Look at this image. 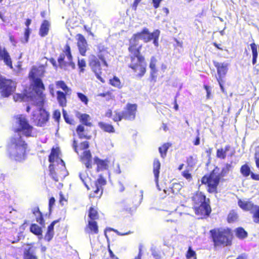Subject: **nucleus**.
Masks as SVG:
<instances>
[{
    "mask_svg": "<svg viewBox=\"0 0 259 259\" xmlns=\"http://www.w3.org/2000/svg\"><path fill=\"white\" fill-rule=\"evenodd\" d=\"M240 172L244 177L250 175V178L254 181H259V174L251 172L250 168L247 164L242 165L240 167Z\"/></svg>",
    "mask_w": 259,
    "mask_h": 259,
    "instance_id": "obj_24",
    "label": "nucleus"
},
{
    "mask_svg": "<svg viewBox=\"0 0 259 259\" xmlns=\"http://www.w3.org/2000/svg\"><path fill=\"white\" fill-rule=\"evenodd\" d=\"M61 116V113L59 110H56L54 111L53 118L56 121L59 122Z\"/></svg>",
    "mask_w": 259,
    "mask_h": 259,
    "instance_id": "obj_59",
    "label": "nucleus"
},
{
    "mask_svg": "<svg viewBox=\"0 0 259 259\" xmlns=\"http://www.w3.org/2000/svg\"><path fill=\"white\" fill-rule=\"evenodd\" d=\"M0 60H3L5 64L11 69L13 68L12 59L6 49H2L0 46Z\"/></svg>",
    "mask_w": 259,
    "mask_h": 259,
    "instance_id": "obj_25",
    "label": "nucleus"
},
{
    "mask_svg": "<svg viewBox=\"0 0 259 259\" xmlns=\"http://www.w3.org/2000/svg\"><path fill=\"white\" fill-rule=\"evenodd\" d=\"M251 212L252 214L253 222L255 223H259V206L256 205Z\"/></svg>",
    "mask_w": 259,
    "mask_h": 259,
    "instance_id": "obj_47",
    "label": "nucleus"
},
{
    "mask_svg": "<svg viewBox=\"0 0 259 259\" xmlns=\"http://www.w3.org/2000/svg\"><path fill=\"white\" fill-rule=\"evenodd\" d=\"M63 115L64 119L67 123L70 125L75 124V122L74 119L72 117H70L64 109H63Z\"/></svg>",
    "mask_w": 259,
    "mask_h": 259,
    "instance_id": "obj_49",
    "label": "nucleus"
},
{
    "mask_svg": "<svg viewBox=\"0 0 259 259\" xmlns=\"http://www.w3.org/2000/svg\"><path fill=\"white\" fill-rule=\"evenodd\" d=\"M26 97L27 94L26 93H17L13 95V99L15 102H22L24 100Z\"/></svg>",
    "mask_w": 259,
    "mask_h": 259,
    "instance_id": "obj_52",
    "label": "nucleus"
},
{
    "mask_svg": "<svg viewBox=\"0 0 259 259\" xmlns=\"http://www.w3.org/2000/svg\"><path fill=\"white\" fill-rule=\"evenodd\" d=\"M30 231L36 236H41L42 233L41 227L36 224H32L30 225Z\"/></svg>",
    "mask_w": 259,
    "mask_h": 259,
    "instance_id": "obj_44",
    "label": "nucleus"
},
{
    "mask_svg": "<svg viewBox=\"0 0 259 259\" xmlns=\"http://www.w3.org/2000/svg\"><path fill=\"white\" fill-rule=\"evenodd\" d=\"M171 146V144L169 143H164L161 147L158 148L160 156L162 158H164L166 156V154L168 148Z\"/></svg>",
    "mask_w": 259,
    "mask_h": 259,
    "instance_id": "obj_43",
    "label": "nucleus"
},
{
    "mask_svg": "<svg viewBox=\"0 0 259 259\" xmlns=\"http://www.w3.org/2000/svg\"><path fill=\"white\" fill-rule=\"evenodd\" d=\"M137 110L138 105L136 104L127 103L123 111L116 110L114 111L112 120L117 123L123 119L133 121L136 118Z\"/></svg>",
    "mask_w": 259,
    "mask_h": 259,
    "instance_id": "obj_5",
    "label": "nucleus"
},
{
    "mask_svg": "<svg viewBox=\"0 0 259 259\" xmlns=\"http://www.w3.org/2000/svg\"><path fill=\"white\" fill-rule=\"evenodd\" d=\"M72 147L76 153L79 154V151H84L80 157V161L85 164L88 169L92 168V155L90 150H88L90 147V143L87 141L80 143L79 146L75 140L72 143Z\"/></svg>",
    "mask_w": 259,
    "mask_h": 259,
    "instance_id": "obj_6",
    "label": "nucleus"
},
{
    "mask_svg": "<svg viewBox=\"0 0 259 259\" xmlns=\"http://www.w3.org/2000/svg\"><path fill=\"white\" fill-rule=\"evenodd\" d=\"M213 64L217 69L218 77L217 81H218L220 88L222 91L224 90V87L222 82L224 81V78L227 74L228 71L229 64L227 63H220L216 61H213Z\"/></svg>",
    "mask_w": 259,
    "mask_h": 259,
    "instance_id": "obj_12",
    "label": "nucleus"
},
{
    "mask_svg": "<svg viewBox=\"0 0 259 259\" xmlns=\"http://www.w3.org/2000/svg\"><path fill=\"white\" fill-rule=\"evenodd\" d=\"M231 146L229 145L225 146L223 149L222 148L217 149L216 156L218 158L225 159L227 156V152L230 150Z\"/></svg>",
    "mask_w": 259,
    "mask_h": 259,
    "instance_id": "obj_38",
    "label": "nucleus"
},
{
    "mask_svg": "<svg viewBox=\"0 0 259 259\" xmlns=\"http://www.w3.org/2000/svg\"><path fill=\"white\" fill-rule=\"evenodd\" d=\"M49 171H50V175L51 177L56 182H58L59 181V177L58 174L56 172L54 165L52 164H50L49 165Z\"/></svg>",
    "mask_w": 259,
    "mask_h": 259,
    "instance_id": "obj_50",
    "label": "nucleus"
},
{
    "mask_svg": "<svg viewBox=\"0 0 259 259\" xmlns=\"http://www.w3.org/2000/svg\"><path fill=\"white\" fill-rule=\"evenodd\" d=\"M209 234L214 247L230 246L233 244V231L229 227L213 228L209 231Z\"/></svg>",
    "mask_w": 259,
    "mask_h": 259,
    "instance_id": "obj_3",
    "label": "nucleus"
},
{
    "mask_svg": "<svg viewBox=\"0 0 259 259\" xmlns=\"http://www.w3.org/2000/svg\"><path fill=\"white\" fill-rule=\"evenodd\" d=\"M65 53L68 61L66 62V67L70 66L72 69H75V65L73 62V57L71 54V48L68 44H66L65 46Z\"/></svg>",
    "mask_w": 259,
    "mask_h": 259,
    "instance_id": "obj_32",
    "label": "nucleus"
},
{
    "mask_svg": "<svg viewBox=\"0 0 259 259\" xmlns=\"http://www.w3.org/2000/svg\"><path fill=\"white\" fill-rule=\"evenodd\" d=\"M98 125L104 132L110 134L114 133L115 132V129L111 124L100 121L98 123Z\"/></svg>",
    "mask_w": 259,
    "mask_h": 259,
    "instance_id": "obj_37",
    "label": "nucleus"
},
{
    "mask_svg": "<svg viewBox=\"0 0 259 259\" xmlns=\"http://www.w3.org/2000/svg\"><path fill=\"white\" fill-rule=\"evenodd\" d=\"M26 247L23 250V259H39L36 252L37 247L32 243L26 244Z\"/></svg>",
    "mask_w": 259,
    "mask_h": 259,
    "instance_id": "obj_17",
    "label": "nucleus"
},
{
    "mask_svg": "<svg viewBox=\"0 0 259 259\" xmlns=\"http://www.w3.org/2000/svg\"><path fill=\"white\" fill-rule=\"evenodd\" d=\"M234 232L236 236L241 240L244 239L248 236L247 232L241 227L236 228L234 230Z\"/></svg>",
    "mask_w": 259,
    "mask_h": 259,
    "instance_id": "obj_39",
    "label": "nucleus"
},
{
    "mask_svg": "<svg viewBox=\"0 0 259 259\" xmlns=\"http://www.w3.org/2000/svg\"><path fill=\"white\" fill-rule=\"evenodd\" d=\"M182 175L189 181L192 180V176L191 174L189 172V170H185L182 173Z\"/></svg>",
    "mask_w": 259,
    "mask_h": 259,
    "instance_id": "obj_57",
    "label": "nucleus"
},
{
    "mask_svg": "<svg viewBox=\"0 0 259 259\" xmlns=\"http://www.w3.org/2000/svg\"><path fill=\"white\" fill-rule=\"evenodd\" d=\"M193 208L196 215L199 216L200 218L203 219L208 217L211 212L210 199H208L207 202L193 207Z\"/></svg>",
    "mask_w": 259,
    "mask_h": 259,
    "instance_id": "obj_14",
    "label": "nucleus"
},
{
    "mask_svg": "<svg viewBox=\"0 0 259 259\" xmlns=\"http://www.w3.org/2000/svg\"><path fill=\"white\" fill-rule=\"evenodd\" d=\"M57 88L62 89L65 93H69L70 89L67 87L65 82L63 80L57 81L55 83Z\"/></svg>",
    "mask_w": 259,
    "mask_h": 259,
    "instance_id": "obj_48",
    "label": "nucleus"
},
{
    "mask_svg": "<svg viewBox=\"0 0 259 259\" xmlns=\"http://www.w3.org/2000/svg\"><path fill=\"white\" fill-rule=\"evenodd\" d=\"M128 67L137 77L141 78L145 74L147 68L145 58L130 60Z\"/></svg>",
    "mask_w": 259,
    "mask_h": 259,
    "instance_id": "obj_10",
    "label": "nucleus"
},
{
    "mask_svg": "<svg viewBox=\"0 0 259 259\" xmlns=\"http://www.w3.org/2000/svg\"><path fill=\"white\" fill-rule=\"evenodd\" d=\"M27 144L21 136L10 139L9 156L16 161L21 162L26 158Z\"/></svg>",
    "mask_w": 259,
    "mask_h": 259,
    "instance_id": "obj_4",
    "label": "nucleus"
},
{
    "mask_svg": "<svg viewBox=\"0 0 259 259\" xmlns=\"http://www.w3.org/2000/svg\"><path fill=\"white\" fill-rule=\"evenodd\" d=\"M85 233L89 235H95L99 232L97 221H88V223L84 228Z\"/></svg>",
    "mask_w": 259,
    "mask_h": 259,
    "instance_id": "obj_22",
    "label": "nucleus"
},
{
    "mask_svg": "<svg viewBox=\"0 0 259 259\" xmlns=\"http://www.w3.org/2000/svg\"><path fill=\"white\" fill-rule=\"evenodd\" d=\"M160 31L159 29H155L150 32L147 27H144L140 32L134 33L132 36L140 41L142 39L145 42L153 41L154 45L157 47L159 46V37Z\"/></svg>",
    "mask_w": 259,
    "mask_h": 259,
    "instance_id": "obj_7",
    "label": "nucleus"
},
{
    "mask_svg": "<svg viewBox=\"0 0 259 259\" xmlns=\"http://www.w3.org/2000/svg\"><path fill=\"white\" fill-rule=\"evenodd\" d=\"M50 27V23L47 20L42 22L39 29V35L41 37H45L49 33Z\"/></svg>",
    "mask_w": 259,
    "mask_h": 259,
    "instance_id": "obj_30",
    "label": "nucleus"
},
{
    "mask_svg": "<svg viewBox=\"0 0 259 259\" xmlns=\"http://www.w3.org/2000/svg\"><path fill=\"white\" fill-rule=\"evenodd\" d=\"M68 93L63 92L60 91H58L57 94V100L60 106L62 107H66L67 105V98L66 95Z\"/></svg>",
    "mask_w": 259,
    "mask_h": 259,
    "instance_id": "obj_36",
    "label": "nucleus"
},
{
    "mask_svg": "<svg viewBox=\"0 0 259 259\" xmlns=\"http://www.w3.org/2000/svg\"><path fill=\"white\" fill-rule=\"evenodd\" d=\"M238 219V215L235 210H231L229 211L227 220L228 223H232L236 222Z\"/></svg>",
    "mask_w": 259,
    "mask_h": 259,
    "instance_id": "obj_45",
    "label": "nucleus"
},
{
    "mask_svg": "<svg viewBox=\"0 0 259 259\" xmlns=\"http://www.w3.org/2000/svg\"><path fill=\"white\" fill-rule=\"evenodd\" d=\"M238 205L242 210L250 212L252 211L256 205L250 201H243L241 199L238 201Z\"/></svg>",
    "mask_w": 259,
    "mask_h": 259,
    "instance_id": "obj_29",
    "label": "nucleus"
},
{
    "mask_svg": "<svg viewBox=\"0 0 259 259\" xmlns=\"http://www.w3.org/2000/svg\"><path fill=\"white\" fill-rule=\"evenodd\" d=\"M32 80L34 83L33 90L34 92L40 99L39 105L42 106L45 99V94L43 93L45 90V85L40 78H36Z\"/></svg>",
    "mask_w": 259,
    "mask_h": 259,
    "instance_id": "obj_16",
    "label": "nucleus"
},
{
    "mask_svg": "<svg viewBox=\"0 0 259 259\" xmlns=\"http://www.w3.org/2000/svg\"><path fill=\"white\" fill-rule=\"evenodd\" d=\"M196 158L193 156H189L186 159V162L190 166H193L196 163Z\"/></svg>",
    "mask_w": 259,
    "mask_h": 259,
    "instance_id": "obj_56",
    "label": "nucleus"
},
{
    "mask_svg": "<svg viewBox=\"0 0 259 259\" xmlns=\"http://www.w3.org/2000/svg\"><path fill=\"white\" fill-rule=\"evenodd\" d=\"M44 72V68L42 66H33L29 73L28 77L30 79H34L36 78V76H42Z\"/></svg>",
    "mask_w": 259,
    "mask_h": 259,
    "instance_id": "obj_28",
    "label": "nucleus"
},
{
    "mask_svg": "<svg viewBox=\"0 0 259 259\" xmlns=\"http://www.w3.org/2000/svg\"><path fill=\"white\" fill-rule=\"evenodd\" d=\"M79 178L87 189L88 190H91V188L89 186V184L91 182V179L88 176L87 172L86 171L80 172L79 174Z\"/></svg>",
    "mask_w": 259,
    "mask_h": 259,
    "instance_id": "obj_41",
    "label": "nucleus"
},
{
    "mask_svg": "<svg viewBox=\"0 0 259 259\" xmlns=\"http://www.w3.org/2000/svg\"><path fill=\"white\" fill-rule=\"evenodd\" d=\"M162 1L163 0H152L153 7L155 9H157L159 7L160 4Z\"/></svg>",
    "mask_w": 259,
    "mask_h": 259,
    "instance_id": "obj_61",
    "label": "nucleus"
},
{
    "mask_svg": "<svg viewBox=\"0 0 259 259\" xmlns=\"http://www.w3.org/2000/svg\"><path fill=\"white\" fill-rule=\"evenodd\" d=\"M109 83L118 89H121L123 87V84L120 79L116 76H114L112 78L109 79Z\"/></svg>",
    "mask_w": 259,
    "mask_h": 259,
    "instance_id": "obj_42",
    "label": "nucleus"
},
{
    "mask_svg": "<svg viewBox=\"0 0 259 259\" xmlns=\"http://www.w3.org/2000/svg\"><path fill=\"white\" fill-rule=\"evenodd\" d=\"M32 120L37 126H42L48 121L49 113L44 109L40 108L38 113L32 114Z\"/></svg>",
    "mask_w": 259,
    "mask_h": 259,
    "instance_id": "obj_15",
    "label": "nucleus"
},
{
    "mask_svg": "<svg viewBox=\"0 0 259 259\" xmlns=\"http://www.w3.org/2000/svg\"><path fill=\"white\" fill-rule=\"evenodd\" d=\"M107 181L106 178L103 175H100L98 179L95 181V186L92 187L91 194L93 197L100 198L103 192V186L106 185Z\"/></svg>",
    "mask_w": 259,
    "mask_h": 259,
    "instance_id": "obj_13",
    "label": "nucleus"
},
{
    "mask_svg": "<svg viewBox=\"0 0 259 259\" xmlns=\"http://www.w3.org/2000/svg\"><path fill=\"white\" fill-rule=\"evenodd\" d=\"M96 48L97 55L94 54L91 55L89 60V65L96 77L102 83H104L105 81L102 76L101 65L106 67H108V64L106 59V56L109 54L108 48L101 44L97 45Z\"/></svg>",
    "mask_w": 259,
    "mask_h": 259,
    "instance_id": "obj_2",
    "label": "nucleus"
},
{
    "mask_svg": "<svg viewBox=\"0 0 259 259\" xmlns=\"http://www.w3.org/2000/svg\"><path fill=\"white\" fill-rule=\"evenodd\" d=\"M232 167V162L226 163L220 172V168L217 166L209 172L202 177L201 184L204 186L208 193L216 194L219 192L220 185L223 181L222 178L227 175Z\"/></svg>",
    "mask_w": 259,
    "mask_h": 259,
    "instance_id": "obj_1",
    "label": "nucleus"
},
{
    "mask_svg": "<svg viewBox=\"0 0 259 259\" xmlns=\"http://www.w3.org/2000/svg\"><path fill=\"white\" fill-rule=\"evenodd\" d=\"M59 220H55L53 221L50 225L48 226L47 232L45 235V239L47 241H50L53 238L54 235V226L57 223L59 222Z\"/></svg>",
    "mask_w": 259,
    "mask_h": 259,
    "instance_id": "obj_31",
    "label": "nucleus"
},
{
    "mask_svg": "<svg viewBox=\"0 0 259 259\" xmlns=\"http://www.w3.org/2000/svg\"><path fill=\"white\" fill-rule=\"evenodd\" d=\"M76 132L80 139L90 140L92 137V134L88 128H85L82 124H79L76 128Z\"/></svg>",
    "mask_w": 259,
    "mask_h": 259,
    "instance_id": "obj_21",
    "label": "nucleus"
},
{
    "mask_svg": "<svg viewBox=\"0 0 259 259\" xmlns=\"http://www.w3.org/2000/svg\"><path fill=\"white\" fill-rule=\"evenodd\" d=\"M208 199L203 192L200 191H196L191 197L193 207L207 202Z\"/></svg>",
    "mask_w": 259,
    "mask_h": 259,
    "instance_id": "obj_20",
    "label": "nucleus"
},
{
    "mask_svg": "<svg viewBox=\"0 0 259 259\" xmlns=\"http://www.w3.org/2000/svg\"><path fill=\"white\" fill-rule=\"evenodd\" d=\"M17 82L11 79L0 75V94L3 98H8L16 91Z\"/></svg>",
    "mask_w": 259,
    "mask_h": 259,
    "instance_id": "obj_8",
    "label": "nucleus"
},
{
    "mask_svg": "<svg viewBox=\"0 0 259 259\" xmlns=\"http://www.w3.org/2000/svg\"><path fill=\"white\" fill-rule=\"evenodd\" d=\"M77 46L80 55L82 56L86 55L88 50V44L84 36L80 33L76 35Z\"/></svg>",
    "mask_w": 259,
    "mask_h": 259,
    "instance_id": "obj_19",
    "label": "nucleus"
},
{
    "mask_svg": "<svg viewBox=\"0 0 259 259\" xmlns=\"http://www.w3.org/2000/svg\"><path fill=\"white\" fill-rule=\"evenodd\" d=\"M204 89L206 90V98L207 99L210 98V94H211V91L210 89V88L207 85H204L203 86Z\"/></svg>",
    "mask_w": 259,
    "mask_h": 259,
    "instance_id": "obj_60",
    "label": "nucleus"
},
{
    "mask_svg": "<svg viewBox=\"0 0 259 259\" xmlns=\"http://www.w3.org/2000/svg\"><path fill=\"white\" fill-rule=\"evenodd\" d=\"M77 65L79 69V72H84L87 66L85 60L84 59H78Z\"/></svg>",
    "mask_w": 259,
    "mask_h": 259,
    "instance_id": "obj_51",
    "label": "nucleus"
},
{
    "mask_svg": "<svg viewBox=\"0 0 259 259\" xmlns=\"http://www.w3.org/2000/svg\"><path fill=\"white\" fill-rule=\"evenodd\" d=\"M161 164L159 159L155 158L153 163V172L154 175V179L156 184L158 183Z\"/></svg>",
    "mask_w": 259,
    "mask_h": 259,
    "instance_id": "obj_34",
    "label": "nucleus"
},
{
    "mask_svg": "<svg viewBox=\"0 0 259 259\" xmlns=\"http://www.w3.org/2000/svg\"><path fill=\"white\" fill-rule=\"evenodd\" d=\"M94 163L96 164V171L99 172L107 170L109 167V161L108 159H101L97 156L94 158Z\"/></svg>",
    "mask_w": 259,
    "mask_h": 259,
    "instance_id": "obj_23",
    "label": "nucleus"
},
{
    "mask_svg": "<svg viewBox=\"0 0 259 259\" xmlns=\"http://www.w3.org/2000/svg\"><path fill=\"white\" fill-rule=\"evenodd\" d=\"M157 60L155 56L150 58L149 68L150 69L149 80L150 82L155 83L156 82L158 70L156 68Z\"/></svg>",
    "mask_w": 259,
    "mask_h": 259,
    "instance_id": "obj_18",
    "label": "nucleus"
},
{
    "mask_svg": "<svg viewBox=\"0 0 259 259\" xmlns=\"http://www.w3.org/2000/svg\"><path fill=\"white\" fill-rule=\"evenodd\" d=\"M128 46L127 50L130 60L145 58L141 53L143 45L139 40L132 36L128 40Z\"/></svg>",
    "mask_w": 259,
    "mask_h": 259,
    "instance_id": "obj_9",
    "label": "nucleus"
},
{
    "mask_svg": "<svg viewBox=\"0 0 259 259\" xmlns=\"http://www.w3.org/2000/svg\"><path fill=\"white\" fill-rule=\"evenodd\" d=\"M250 46L252 55V63L253 65H255L257 62V58L258 54L257 50L258 46L254 42H252L250 45Z\"/></svg>",
    "mask_w": 259,
    "mask_h": 259,
    "instance_id": "obj_40",
    "label": "nucleus"
},
{
    "mask_svg": "<svg viewBox=\"0 0 259 259\" xmlns=\"http://www.w3.org/2000/svg\"><path fill=\"white\" fill-rule=\"evenodd\" d=\"M66 56V53H65V49L63 50V53H61L58 58V62L59 64V66L60 68H65L66 67V62L67 61H65V58Z\"/></svg>",
    "mask_w": 259,
    "mask_h": 259,
    "instance_id": "obj_46",
    "label": "nucleus"
},
{
    "mask_svg": "<svg viewBox=\"0 0 259 259\" xmlns=\"http://www.w3.org/2000/svg\"><path fill=\"white\" fill-rule=\"evenodd\" d=\"M32 213L35 217L36 221L42 227L45 226V221L43 215L39 210L38 207H35L32 210Z\"/></svg>",
    "mask_w": 259,
    "mask_h": 259,
    "instance_id": "obj_33",
    "label": "nucleus"
},
{
    "mask_svg": "<svg viewBox=\"0 0 259 259\" xmlns=\"http://www.w3.org/2000/svg\"><path fill=\"white\" fill-rule=\"evenodd\" d=\"M55 202V199L54 197H52L50 198L49 201V207L50 209L53 207Z\"/></svg>",
    "mask_w": 259,
    "mask_h": 259,
    "instance_id": "obj_63",
    "label": "nucleus"
},
{
    "mask_svg": "<svg viewBox=\"0 0 259 259\" xmlns=\"http://www.w3.org/2000/svg\"><path fill=\"white\" fill-rule=\"evenodd\" d=\"M88 221H97L100 219L98 208L95 206H91L88 210Z\"/></svg>",
    "mask_w": 259,
    "mask_h": 259,
    "instance_id": "obj_27",
    "label": "nucleus"
},
{
    "mask_svg": "<svg viewBox=\"0 0 259 259\" xmlns=\"http://www.w3.org/2000/svg\"><path fill=\"white\" fill-rule=\"evenodd\" d=\"M61 151L60 148L58 147H53L51 149V153L49 156V161L50 163H54L55 161H57L58 159H60L61 161L63 163L64 165L65 163L63 160L60 158V155Z\"/></svg>",
    "mask_w": 259,
    "mask_h": 259,
    "instance_id": "obj_26",
    "label": "nucleus"
},
{
    "mask_svg": "<svg viewBox=\"0 0 259 259\" xmlns=\"http://www.w3.org/2000/svg\"><path fill=\"white\" fill-rule=\"evenodd\" d=\"M152 255L155 259H161V255L156 250H153L152 252Z\"/></svg>",
    "mask_w": 259,
    "mask_h": 259,
    "instance_id": "obj_64",
    "label": "nucleus"
},
{
    "mask_svg": "<svg viewBox=\"0 0 259 259\" xmlns=\"http://www.w3.org/2000/svg\"><path fill=\"white\" fill-rule=\"evenodd\" d=\"M77 96L79 100L85 105H87L89 103V99L88 97L82 93H77Z\"/></svg>",
    "mask_w": 259,
    "mask_h": 259,
    "instance_id": "obj_53",
    "label": "nucleus"
},
{
    "mask_svg": "<svg viewBox=\"0 0 259 259\" xmlns=\"http://www.w3.org/2000/svg\"><path fill=\"white\" fill-rule=\"evenodd\" d=\"M186 257L187 259H190L193 257L196 259V253L195 251L192 249V247L189 246L186 254Z\"/></svg>",
    "mask_w": 259,
    "mask_h": 259,
    "instance_id": "obj_54",
    "label": "nucleus"
},
{
    "mask_svg": "<svg viewBox=\"0 0 259 259\" xmlns=\"http://www.w3.org/2000/svg\"><path fill=\"white\" fill-rule=\"evenodd\" d=\"M59 202L62 205L64 204V202H66L67 200L64 198V195L61 191L59 193Z\"/></svg>",
    "mask_w": 259,
    "mask_h": 259,
    "instance_id": "obj_62",
    "label": "nucleus"
},
{
    "mask_svg": "<svg viewBox=\"0 0 259 259\" xmlns=\"http://www.w3.org/2000/svg\"><path fill=\"white\" fill-rule=\"evenodd\" d=\"M254 158L256 166L259 169V149L255 150L254 154Z\"/></svg>",
    "mask_w": 259,
    "mask_h": 259,
    "instance_id": "obj_58",
    "label": "nucleus"
},
{
    "mask_svg": "<svg viewBox=\"0 0 259 259\" xmlns=\"http://www.w3.org/2000/svg\"><path fill=\"white\" fill-rule=\"evenodd\" d=\"M98 96L101 97L105 98L108 100L113 99L114 98V95L110 91L100 93Z\"/></svg>",
    "mask_w": 259,
    "mask_h": 259,
    "instance_id": "obj_55",
    "label": "nucleus"
},
{
    "mask_svg": "<svg viewBox=\"0 0 259 259\" xmlns=\"http://www.w3.org/2000/svg\"><path fill=\"white\" fill-rule=\"evenodd\" d=\"M76 116L79 118L81 124L88 126H92V123L90 122V116L89 114L86 113L80 114L79 112L77 113Z\"/></svg>",
    "mask_w": 259,
    "mask_h": 259,
    "instance_id": "obj_35",
    "label": "nucleus"
},
{
    "mask_svg": "<svg viewBox=\"0 0 259 259\" xmlns=\"http://www.w3.org/2000/svg\"><path fill=\"white\" fill-rule=\"evenodd\" d=\"M15 119L18 125V128L15 130V132H22L23 135L27 137L32 136L33 126L29 124L27 119L22 114L16 116Z\"/></svg>",
    "mask_w": 259,
    "mask_h": 259,
    "instance_id": "obj_11",
    "label": "nucleus"
}]
</instances>
